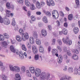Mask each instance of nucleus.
I'll return each instance as SVG.
<instances>
[{
    "instance_id": "obj_19",
    "label": "nucleus",
    "mask_w": 80,
    "mask_h": 80,
    "mask_svg": "<svg viewBox=\"0 0 80 80\" xmlns=\"http://www.w3.org/2000/svg\"><path fill=\"white\" fill-rule=\"evenodd\" d=\"M36 6L38 8V9H40V8H41V5H40V2H39L38 1H37L36 2Z\"/></svg>"
},
{
    "instance_id": "obj_31",
    "label": "nucleus",
    "mask_w": 80,
    "mask_h": 80,
    "mask_svg": "<svg viewBox=\"0 0 80 80\" xmlns=\"http://www.w3.org/2000/svg\"><path fill=\"white\" fill-rule=\"evenodd\" d=\"M57 53H58V51L56 49H53L52 50V55H55Z\"/></svg>"
},
{
    "instance_id": "obj_3",
    "label": "nucleus",
    "mask_w": 80,
    "mask_h": 80,
    "mask_svg": "<svg viewBox=\"0 0 80 80\" xmlns=\"http://www.w3.org/2000/svg\"><path fill=\"white\" fill-rule=\"evenodd\" d=\"M62 41L64 43H66L67 45H72V41L69 40V38H68V37H67L66 38H62Z\"/></svg>"
},
{
    "instance_id": "obj_61",
    "label": "nucleus",
    "mask_w": 80,
    "mask_h": 80,
    "mask_svg": "<svg viewBox=\"0 0 80 80\" xmlns=\"http://www.w3.org/2000/svg\"><path fill=\"white\" fill-rule=\"evenodd\" d=\"M67 66H65L64 67V68L63 69V70L64 71V72H65L67 71Z\"/></svg>"
},
{
    "instance_id": "obj_20",
    "label": "nucleus",
    "mask_w": 80,
    "mask_h": 80,
    "mask_svg": "<svg viewBox=\"0 0 80 80\" xmlns=\"http://www.w3.org/2000/svg\"><path fill=\"white\" fill-rule=\"evenodd\" d=\"M55 13H57L58 14V15H59L58 12V11H57V10H53L52 12V15L53 17H54V18H56L55 17V15L54 14H55Z\"/></svg>"
},
{
    "instance_id": "obj_55",
    "label": "nucleus",
    "mask_w": 80,
    "mask_h": 80,
    "mask_svg": "<svg viewBox=\"0 0 80 80\" xmlns=\"http://www.w3.org/2000/svg\"><path fill=\"white\" fill-rule=\"evenodd\" d=\"M36 14L37 15H40L42 14V13L38 11L36 12Z\"/></svg>"
},
{
    "instance_id": "obj_42",
    "label": "nucleus",
    "mask_w": 80,
    "mask_h": 80,
    "mask_svg": "<svg viewBox=\"0 0 80 80\" xmlns=\"http://www.w3.org/2000/svg\"><path fill=\"white\" fill-rule=\"evenodd\" d=\"M2 78L3 80H7V77L5 74H2Z\"/></svg>"
},
{
    "instance_id": "obj_11",
    "label": "nucleus",
    "mask_w": 80,
    "mask_h": 80,
    "mask_svg": "<svg viewBox=\"0 0 80 80\" xmlns=\"http://www.w3.org/2000/svg\"><path fill=\"white\" fill-rule=\"evenodd\" d=\"M15 80H21V77L20 75L19 74H15Z\"/></svg>"
},
{
    "instance_id": "obj_34",
    "label": "nucleus",
    "mask_w": 80,
    "mask_h": 80,
    "mask_svg": "<svg viewBox=\"0 0 80 80\" xmlns=\"http://www.w3.org/2000/svg\"><path fill=\"white\" fill-rule=\"evenodd\" d=\"M29 40L30 43H31V44L33 43V38L32 37H30L29 38Z\"/></svg>"
},
{
    "instance_id": "obj_1",
    "label": "nucleus",
    "mask_w": 80,
    "mask_h": 80,
    "mask_svg": "<svg viewBox=\"0 0 80 80\" xmlns=\"http://www.w3.org/2000/svg\"><path fill=\"white\" fill-rule=\"evenodd\" d=\"M35 74L36 77H38L40 76L41 78L43 80H48L50 78V74L47 73L45 72H42L40 69L36 68L35 70Z\"/></svg>"
},
{
    "instance_id": "obj_56",
    "label": "nucleus",
    "mask_w": 80,
    "mask_h": 80,
    "mask_svg": "<svg viewBox=\"0 0 80 80\" xmlns=\"http://www.w3.org/2000/svg\"><path fill=\"white\" fill-rule=\"evenodd\" d=\"M57 49L59 50L60 52H62V49H61V48H60V47L59 46H58L57 47Z\"/></svg>"
},
{
    "instance_id": "obj_48",
    "label": "nucleus",
    "mask_w": 80,
    "mask_h": 80,
    "mask_svg": "<svg viewBox=\"0 0 80 80\" xmlns=\"http://www.w3.org/2000/svg\"><path fill=\"white\" fill-rule=\"evenodd\" d=\"M1 70L2 72L5 71V67L3 65L2 66H1Z\"/></svg>"
},
{
    "instance_id": "obj_47",
    "label": "nucleus",
    "mask_w": 80,
    "mask_h": 80,
    "mask_svg": "<svg viewBox=\"0 0 80 80\" xmlns=\"http://www.w3.org/2000/svg\"><path fill=\"white\" fill-rule=\"evenodd\" d=\"M73 52L74 53H75V54H78L79 52H78V51L77 50V49H75L73 51Z\"/></svg>"
},
{
    "instance_id": "obj_26",
    "label": "nucleus",
    "mask_w": 80,
    "mask_h": 80,
    "mask_svg": "<svg viewBox=\"0 0 80 80\" xmlns=\"http://www.w3.org/2000/svg\"><path fill=\"white\" fill-rule=\"evenodd\" d=\"M5 12H6V16L8 17H10V13H11L10 11L7 10L5 11Z\"/></svg>"
},
{
    "instance_id": "obj_33",
    "label": "nucleus",
    "mask_w": 80,
    "mask_h": 80,
    "mask_svg": "<svg viewBox=\"0 0 80 80\" xmlns=\"http://www.w3.org/2000/svg\"><path fill=\"white\" fill-rule=\"evenodd\" d=\"M21 69L22 72H25V66H22L21 67Z\"/></svg>"
},
{
    "instance_id": "obj_7",
    "label": "nucleus",
    "mask_w": 80,
    "mask_h": 80,
    "mask_svg": "<svg viewBox=\"0 0 80 80\" xmlns=\"http://www.w3.org/2000/svg\"><path fill=\"white\" fill-rule=\"evenodd\" d=\"M46 3L49 6V7L50 6V5H51L52 6H54V5H55V3L52 0H49V2L48 0H47Z\"/></svg>"
},
{
    "instance_id": "obj_2",
    "label": "nucleus",
    "mask_w": 80,
    "mask_h": 80,
    "mask_svg": "<svg viewBox=\"0 0 80 80\" xmlns=\"http://www.w3.org/2000/svg\"><path fill=\"white\" fill-rule=\"evenodd\" d=\"M9 68L11 71L12 72H14L17 73H18L20 71V67L17 66H13L12 65L10 66Z\"/></svg>"
},
{
    "instance_id": "obj_14",
    "label": "nucleus",
    "mask_w": 80,
    "mask_h": 80,
    "mask_svg": "<svg viewBox=\"0 0 80 80\" xmlns=\"http://www.w3.org/2000/svg\"><path fill=\"white\" fill-rule=\"evenodd\" d=\"M43 13H44L48 17H50L51 16V13L49 11H46L45 10H44L43 11Z\"/></svg>"
},
{
    "instance_id": "obj_35",
    "label": "nucleus",
    "mask_w": 80,
    "mask_h": 80,
    "mask_svg": "<svg viewBox=\"0 0 80 80\" xmlns=\"http://www.w3.org/2000/svg\"><path fill=\"white\" fill-rule=\"evenodd\" d=\"M4 39V36L0 34V41H3Z\"/></svg>"
},
{
    "instance_id": "obj_18",
    "label": "nucleus",
    "mask_w": 80,
    "mask_h": 80,
    "mask_svg": "<svg viewBox=\"0 0 80 80\" xmlns=\"http://www.w3.org/2000/svg\"><path fill=\"white\" fill-rule=\"evenodd\" d=\"M75 2L77 5H75L74 8H78L80 7L79 5V0H75Z\"/></svg>"
},
{
    "instance_id": "obj_59",
    "label": "nucleus",
    "mask_w": 80,
    "mask_h": 80,
    "mask_svg": "<svg viewBox=\"0 0 80 80\" xmlns=\"http://www.w3.org/2000/svg\"><path fill=\"white\" fill-rule=\"evenodd\" d=\"M64 26L66 28H67V27H68V24L67 22H66L64 24Z\"/></svg>"
},
{
    "instance_id": "obj_38",
    "label": "nucleus",
    "mask_w": 80,
    "mask_h": 80,
    "mask_svg": "<svg viewBox=\"0 0 80 80\" xmlns=\"http://www.w3.org/2000/svg\"><path fill=\"white\" fill-rule=\"evenodd\" d=\"M31 9L32 10H35V6L33 4H31Z\"/></svg>"
},
{
    "instance_id": "obj_43",
    "label": "nucleus",
    "mask_w": 80,
    "mask_h": 80,
    "mask_svg": "<svg viewBox=\"0 0 80 80\" xmlns=\"http://www.w3.org/2000/svg\"><path fill=\"white\" fill-rule=\"evenodd\" d=\"M39 59V55H35L34 56V59L35 60H38Z\"/></svg>"
},
{
    "instance_id": "obj_64",
    "label": "nucleus",
    "mask_w": 80,
    "mask_h": 80,
    "mask_svg": "<svg viewBox=\"0 0 80 80\" xmlns=\"http://www.w3.org/2000/svg\"><path fill=\"white\" fill-rule=\"evenodd\" d=\"M41 4L42 6L45 5V2L43 1L41 2Z\"/></svg>"
},
{
    "instance_id": "obj_30",
    "label": "nucleus",
    "mask_w": 80,
    "mask_h": 80,
    "mask_svg": "<svg viewBox=\"0 0 80 80\" xmlns=\"http://www.w3.org/2000/svg\"><path fill=\"white\" fill-rule=\"evenodd\" d=\"M10 49L13 53H15V49L13 46H11L10 47Z\"/></svg>"
},
{
    "instance_id": "obj_62",
    "label": "nucleus",
    "mask_w": 80,
    "mask_h": 80,
    "mask_svg": "<svg viewBox=\"0 0 80 80\" xmlns=\"http://www.w3.org/2000/svg\"><path fill=\"white\" fill-rule=\"evenodd\" d=\"M60 14L61 16H63V15H64V14L63 13V12H62V11H60Z\"/></svg>"
},
{
    "instance_id": "obj_36",
    "label": "nucleus",
    "mask_w": 80,
    "mask_h": 80,
    "mask_svg": "<svg viewBox=\"0 0 80 80\" xmlns=\"http://www.w3.org/2000/svg\"><path fill=\"white\" fill-rule=\"evenodd\" d=\"M22 49L24 50V51H27V48H26V47H25V46L24 44H22Z\"/></svg>"
},
{
    "instance_id": "obj_9",
    "label": "nucleus",
    "mask_w": 80,
    "mask_h": 80,
    "mask_svg": "<svg viewBox=\"0 0 80 80\" xmlns=\"http://www.w3.org/2000/svg\"><path fill=\"white\" fill-rule=\"evenodd\" d=\"M32 50L34 54H37L38 53V50H37V48L36 46L33 45L32 46Z\"/></svg>"
},
{
    "instance_id": "obj_5",
    "label": "nucleus",
    "mask_w": 80,
    "mask_h": 80,
    "mask_svg": "<svg viewBox=\"0 0 80 80\" xmlns=\"http://www.w3.org/2000/svg\"><path fill=\"white\" fill-rule=\"evenodd\" d=\"M22 35L23 36H24V38L23 37H22V40L23 41H25L26 40L28 39L29 36L28 33L26 32L24 33L23 34H22Z\"/></svg>"
},
{
    "instance_id": "obj_51",
    "label": "nucleus",
    "mask_w": 80,
    "mask_h": 80,
    "mask_svg": "<svg viewBox=\"0 0 80 80\" xmlns=\"http://www.w3.org/2000/svg\"><path fill=\"white\" fill-rule=\"evenodd\" d=\"M17 1L19 3H23V0H17Z\"/></svg>"
},
{
    "instance_id": "obj_63",
    "label": "nucleus",
    "mask_w": 80,
    "mask_h": 80,
    "mask_svg": "<svg viewBox=\"0 0 80 80\" xmlns=\"http://www.w3.org/2000/svg\"><path fill=\"white\" fill-rule=\"evenodd\" d=\"M27 75L28 77H31V74L30 73V72H29V73H27Z\"/></svg>"
},
{
    "instance_id": "obj_12",
    "label": "nucleus",
    "mask_w": 80,
    "mask_h": 80,
    "mask_svg": "<svg viewBox=\"0 0 80 80\" xmlns=\"http://www.w3.org/2000/svg\"><path fill=\"white\" fill-rule=\"evenodd\" d=\"M39 50L40 52H41V53H44V48H43V47L42 46L40 45L39 46Z\"/></svg>"
},
{
    "instance_id": "obj_39",
    "label": "nucleus",
    "mask_w": 80,
    "mask_h": 80,
    "mask_svg": "<svg viewBox=\"0 0 80 80\" xmlns=\"http://www.w3.org/2000/svg\"><path fill=\"white\" fill-rule=\"evenodd\" d=\"M19 32L21 35H22L24 33H23V30L22 29H20L19 31Z\"/></svg>"
},
{
    "instance_id": "obj_13",
    "label": "nucleus",
    "mask_w": 80,
    "mask_h": 80,
    "mask_svg": "<svg viewBox=\"0 0 80 80\" xmlns=\"http://www.w3.org/2000/svg\"><path fill=\"white\" fill-rule=\"evenodd\" d=\"M74 75H80V72H78V68H75L74 71Z\"/></svg>"
},
{
    "instance_id": "obj_54",
    "label": "nucleus",
    "mask_w": 80,
    "mask_h": 80,
    "mask_svg": "<svg viewBox=\"0 0 80 80\" xmlns=\"http://www.w3.org/2000/svg\"><path fill=\"white\" fill-rule=\"evenodd\" d=\"M58 63H61L62 62V60L58 59Z\"/></svg>"
},
{
    "instance_id": "obj_46",
    "label": "nucleus",
    "mask_w": 80,
    "mask_h": 80,
    "mask_svg": "<svg viewBox=\"0 0 80 80\" xmlns=\"http://www.w3.org/2000/svg\"><path fill=\"white\" fill-rule=\"evenodd\" d=\"M12 25L13 26H15V25H16V23H15V19L13 18L12 19Z\"/></svg>"
},
{
    "instance_id": "obj_10",
    "label": "nucleus",
    "mask_w": 80,
    "mask_h": 80,
    "mask_svg": "<svg viewBox=\"0 0 80 80\" xmlns=\"http://www.w3.org/2000/svg\"><path fill=\"white\" fill-rule=\"evenodd\" d=\"M29 69L30 72L32 73H34L35 70V68L34 67L32 66H31L29 67Z\"/></svg>"
},
{
    "instance_id": "obj_25",
    "label": "nucleus",
    "mask_w": 80,
    "mask_h": 80,
    "mask_svg": "<svg viewBox=\"0 0 80 80\" xmlns=\"http://www.w3.org/2000/svg\"><path fill=\"white\" fill-rule=\"evenodd\" d=\"M73 31L74 32V33L75 34H77V33H78V28L77 27L75 28H74Z\"/></svg>"
},
{
    "instance_id": "obj_23",
    "label": "nucleus",
    "mask_w": 80,
    "mask_h": 80,
    "mask_svg": "<svg viewBox=\"0 0 80 80\" xmlns=\"http://www.w3.org/2000/svg\"><path fill=\"white\" fill-rule=\"evenodd\" d=\"M62 32L64 35H66L68 33V31H67V29H66L64 28L62 30Z\"/></svg>"
},
{
    "instance_id": "obj_57",
    "label": "nucleus",
    "mask_w": 80,
    "mask_h": 80,
    "mask_svg": "<svg viewBox=\"0 0 80 80\" xmlns=\"http://www.w3.org/2000/svg\"><path fill=\"white\" fill-rule=\"evenodd\" d=\"M58 59L62 60L63 58L62 57V55H59L58 57Z\"/></svg>"
},
{
    "instance_id": "obj_50",
    "label": "nucleus",
    "mask_w": 80,
    "mask_h": 80,
    "mask_svg": "<svg viewBox=\"0 0 80 80\" xmlns=\"http://www.w3.org/2000/svg\"><path fill=\"white\" fill-rule=\"evenodd\" d=\"M57 42L60 45H62V41L60 39H58L57 40Z\"/></svg>"
},
{
    "instance_id": "obj_4",
    "label": "nucleus",
    "mask_w": 80,
    "mask_h": 80,
    "mask_svg": "<svg viewBox=\"0 0 80 80\" xmlns=\"http://www.w3.org/2000/svg\"><path fill=\"white\" fill-rule=\"evenodd\" d=\"M71 79L72 78L71 77H69L66 75H64L60 78V80H71Z\"/></svg>"
},
{
    "instance_id": "obj_24",
    "label": "nucleus",
    "mask_w": 80,
    "mask_h": 80,
    "mask_svg": "<svg viewBox=\"0 0 80 80\" xmlns=\"http://www.w3.org/2000/svg\"><path fill=\"white\" fill-rule=\"evenodd\" d=\"M25 3L26 6H27V7H30V6L31 5L30 2H29L28 0H25Z\"/></svg>"
},
{
    "instance_id": "obj_17",
    "label": "nucleus",
    "mask_w": 80,
    "mask_h": 80,
    "mask_svg": "<svg viewBox=\"0 0 80 80\" xmlns=\"http://www.w3.org/2000/svg\"><path fill=\"white\" fill-rule=\"evenodd\" d=\"M7 45H8V44H7V42L4 41L2 42V46L3 48H7Z\"/></svg>"
},
{
    "instance_id": "obj_29",
    "label": "nucleus",
    "mask_w": 80,
    "mask_h": 80,
    "mask_svg": "<svg viewBox=\"0 0 80 80\" xmlns=\"http://www.w3.org/2000/svg\"><path fill=\"white\" fill-rule=\"evenodd\" d=\"M42 20L45 23H48V20H47V17L45 16L43 17L42 18Z\"/></svg>"
},
{
    "instance_id": "obj_41",
    "label": "nucleus",
    "mask_w": 80,
    "mask_h": 80,
    "mask_svg": "<svg viewBox=\"0 0 80 80\" xmlns=\"http://www.w3.org/2000/svg\"><path fill=\"white\" fill-rule=\"evenodd\" d=\"M3 35L5 38H7V39H8V38H9L10 36H9V35H8V34L6 33H4L3 34Z\"/></svg>"
},
{
    "instance_id": "obj_15",
    "label": "nucleus",
    "mask_w": 80,
    "mask_h": 80,
    "mask_svg": "<svg viewBox=\"0 0 80 80\" xmlns=\"http://www.w3.org/2000/svg\"><path fill=\"white\" fill-rule=\"evenodd\" d=\"M41 33L42 36H43L44 37H45L47 35V31L45 29H42L41 30Z\"/></svg>"
},
{
    "instance_id": "obj_21",
    "label": "nucleus",
    "mask_w": 80,
    "mask_h": 80,
    "mask_svg": "<svg viewBox=\"0 0 80 80\" xmlns=\"http://www.w3.org/2000/svg\"><path fill=\"white\" fill-rule=\"evenodd\" d=\"M73 14H69L68 16V18L69 20L71 21L73 19Z\"/></svg>"
},
{
    "instance_id": "obj_60",
    "label": "nucleus",
    "mask_w": 80,
    "mask_h": 80,
    "mask_svg": "<svg viewBox=\"0 0 80 80\" xmlns=\"http://www.w3.org/2000/svg\"><path fill=\"white\" fill-rule=\"evenodd\" d=\"M0 11L1 12H2L3 11V8L1 6H0Z\"/></svg>"
},
{
    "instance_id": "obj_27",
    "label": "nucleus",
    "mask_w": 80,
    "mask_h": 80,
    "mask_svg": "<svg viewBox=\"0 0 80 80\" xmlns=\"http://www.w3.org/2000/svg\"><path fill=\"white\" fill-rule=\"evenodd\" d=\"M72 58L74 59V60H78V56L76 54H74L72 57Z\"/></svg>"
},
{
    "instance_id": "obj_40",
    "label": "nucleus",
    "mask_w": 80,
    "mask_h": 80,
    "mask_svg": "<svg viewBox=\"0 0 80 80\" xmlns=\"http://www.w3.org/2000/svg\"><path fill=\"white\" fill-rule=\"evenodd\" d=\"M64 57L66 59V63H68L70 61V59H67V56L66 55H65L64 56Z\"/></svg>"
},
{
    "instance_id": "obj_53",
    "label": "nucleus",
    "mask_w": 80,
    "mask_h": 80,
    "mask_svg": "<svg viewBox=\"0 0 80 80\" xmlns=\"http://www.w3.org/2000/svg\"><path fill=\"white\" fill-rule=\"evenodd\" d=\"M3 22V19L0 16V23H2Z\"/></svg>"
},
{
    "instance_id": "obj_45",
    "label": "nucleus",
    "mask_w": 80,
    "mask_h": 80,
    "mask_svg": "<svg viewBox=\"0 0 80 80\" xmlns=\"http://www.w3.org/2000/svg\"><path fill=\"white\" fill-rule=\"evenodd\" d=\"M31 18L32 21H33V22H35V20H36V18H35V17L32 16H31Z\"/></svg>"
},
{
    "instance_id": "obj_49",
    "label": "nucleus",
    "mask_w": 80,
    "mask_h": 80,
    "mask_svg": "<svg viewBox=\"0 0 80 80\" xmlns=\"http://www.w3.org/2000/svg\"><path fill=\"white\" fill-rule=\"evenodd\" d=\"M55 41H56V39H53L52 40V45H53L55 44Z\"/></svg>"
},
{
    "instance_id": "obj_28",
    "label": "nucleus",
    "mask_w": 80,
    "mask_h": 80,
    "mask_svg": "<svg viewBox=\"0 0 80 80\" xmlns=\"http://www.w3.org/2000/svg\"><path fill=\"white\" fill-rule=\"evenodd\" d=\"M36 44L38 45H40L41 44V41L39 39H37L36 40Z\"/></svg>"
},
{
    "instance_id": "obj_44",
    "label": "nucleus",
    "mask_w": 80,
    "mask_h": 80,
    "mask_svg": "<svg viewBox=\"0 0 80 80\" xmlns=\"http://www.w3.org/2000/svg\"><path fill=\"white\" fill-rule=\"evenodd\" d=\"M7 8L8 9H10V4L9 2H7L6 4Z\"/></svg>"
},
{
    "instance_id": "obj_8",
    "label": "nucleus",
    "mask_w": 80,
    "mask_h": 80,
    "mask_svg": "<svg viewBox=\"0 0 80 80\" xmlns=\"http://www.w3.org/2000/svg\"><path fill=\"white\" fill-rule=\"evenodd\" d=\"M5 25H9L10 23V20L9 19H7V18H5L3 19V22Z\"/></svg>"
},
{
    "instance_id": "obj_58",
    "label": "nucleus",
    "mask_w": 80,
    "mask_h": 80,
    "mask_svg": "<svg viewBox=\"0 0 80 80\" xmlns=\"http://www.w3.org/2000/svg\"><path fill=\"white\" fill-rule=\"evenodd\" d=\"M23 9L25 10L26 12H27V7L25 6H24L22 8Z\"/></svg>"
},
{
    "instance_id": "obj_37",
    "label": "nucleus",
    "mask_w": 80,
    "mask_h": 80,
    "mask_svg": "<svg viewBox=\"0 0 80 80\" xmlns=\"http://www.w3.org/2000/svg\"><path fill=\"white\" fill-rule=\"evenodd\" d=\"M27 47L29 49H30L32 48V45H31V43H29V42H28L27 43Z\"/></svg>"
},
{
    "instance_id": "obj_16",
    "label": "nucleus",
    "mask_w": 80,
    "mask_h": 80,
    "mask_svg": "<svg viewBox=\"0 0 80 80\" xmlns=\"http://www.w3.org/2000/svg\"><path fill=\"white\" fill-rule=\"evenodd\" d=\"M16 39L18 42H22V38H21V37L18 35H17L16 37Z\"/></svg>"
},
{
    "instance_id": "obj_22",
    "label": "nucleus",
    "mask_w": 80,
    "mask_h": 80,
    "mask_svg": "<svg viewBox=\"0 0 80 80\" xmlns=\"http://www.w3.org/2000/svg\"><path fill=\"white\" fill-rule=\"evenodd\" d=\"M33 37L35 38H37L38 37V35L37 34V33L35 31H34L33 32Z\"/></svg>"
},
{
    "instance_id": "obj_32",
    "label": "nucleus",
    "mask_w": 80,
    "mask_h": 80,
    "mask_svg": "<svg viewBox=\"0 0 80 80\" xmlns=\"http://www.w3.org/2000/svg\"><path fill=\"white\" fill-rule=\"evenodd\" d=\"M68 72L69 73H72L73 72V68L72 67H70L68 68Z\"/></svg>"
},
{
    "instance_id": "obj_52",
    "label": "nucleus",
    "mask_w": 80,
    "mask_h": 80,
    "mask_svg": "<svg viewBox=\"0 0 80 80\" xmlns=\"http://www.w3.org/2000/svg\"><path fill=\"white\" fill-rule=\"evenodd\" d=\"M73 18L74 20H78V15H76L75 17H74Z\"/></svg>"
},
{
    "instance_id": "obj_6",
    "label": "nucleus",
    "mask_w": 80,
    "mask_h": 80,
    "mask_svg": "<svg viewBox=\"0 0 80 80\" xmlns=\"http://www.w3.org/2000/svg\"><path fill=\"white\" fill-rule=\"evenodd\" d=\"M16 54L17 55H18L19 57L20 58L21 60H23L24 59V57L23 56V52L21 51H20L19 52L18 51L16 52Z\"/></svg>"
}]
</instances>
